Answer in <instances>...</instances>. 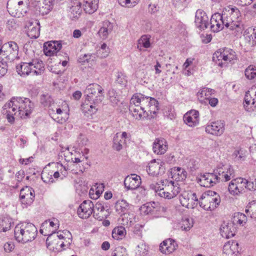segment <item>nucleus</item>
Instances as JSON below:
<instances>
[{
	"instance_id": "f257e3e1",
	"label": "nucleus",
	"mask_w": 256,
	"mask_h": 256,
	"mask_svg": "<svg viewBox=\"0 0 256 256\" xmlns=\"http://www.w3.org/2000/svg\"><path fill=\"white\" fill-rule=\"evenodd\" d=\"M34 104L28 98H13L3 106L6 110V118L10 122L14 120V115L22 118H26L32 112Z\"/></svg>"
},
{
	"instance_id": "f03ea898",
	"label": "nucleus",
	"mask_w": 256,
	"mask_h": 256,
	"mask_svg": "<svg viewBox=\"0 0 256 256\" xmlns=\"http://www.w3.org/2000/svg\"><path fill=\"white\" fill-rule=\"evenodd\" d=\"M104 88L97 84H90L87 86L85 90L87 96L81 106L84 112L90 114L96 112L98 110V104L104 100Z\"/></svg>"
},
{
	"instance_id": "7ed1b4c3",
	"label": "nucleus",
	"mask_w": 256,
	"mask_h": 256,
	"mask_svg": "<svg viewBox=\"0 0 256 256\" xmlns=\"http://www.w3.org/2000/svg\"><path fill=\"white\" fill-rule=\"evenodd\" d=\"M37 234L36 228L30 222H20L15 226L14 230V236L16 240L22 244L34 240Z\"/></svg>"
},
{
	"instance_id": "20e7f679",
	"label": "nucleus",
	"mask_w": 256,
	"mask_h": 256,
	"mask_svg": "<svg viewBox=\"0 0 256 256\" xmlns=\"http://www.w3.org/2000/svg\"><path fill=\"white\" fill-rule=\"evenodd\" d=\"M156 192L160 197L171 199L176 196L180 192V188L178 182L166 179L161 180L155 186H150Z\"/></svg>"
},
{
	"instance_id": "39448f33",
	"label": "nucleus",
	"mask_w": 256,
	"mask_h": 256,
	"mask_svg": "<svg viewBox=\"0 0 256 256\" xmlns=\"http://www.w3.org/2000/svg\"><path fill=\"white\" fill-rule=\"evenodd\" d=\"M222 12L224 20L226 21V27L230 30L242 32L243 26L240 21L241 14L239 10L235 6H230L225 8Z\"/></svg>"
},
{
	"instance_id": "423d86ee",
	"label": "nucleus",
	"mask_w": 256,
	"mask_h": 256,
	"mask_svg": "<svg viewBox=\"0 0 256 256\" xmlns=\"http://www.w3.org/2000/svg\"><path fill=\"white\" fill-rule=\"evenodd\" d=\"M220 196L216 192L208 190L203 193L199 200L200 206L206 210H214L220 203Z\"/></svg>"
},
{
	"instance_id": "0eeeda50",
	"label": "nucleus",
	"mask_w": 256,
	"mask_h": 256,
	"mask_svg": "<svg viewBox=\"0 0 256 256\" xmlns=\"http://www.w3.org/2000/svg\"><path fill=\"white\" fill-rule=\"evenodd\" d=\"M236 59V52L228 48H220L212 56L213 61L220 67L226 66L228 62L234 63Z\"/></svg>"
},
{
	"instance_id": "6e6552de",
	"label": "nucleus",
	"mask_w": 256,
	"mask_h": 256,
	"mask_svg": "<svg viewBox=\"0 0 256 256\" xmlns=\"http://www.w3.org/2000/svg\"><path fill=\"white\" fill-rule=\"evenodd\" d=\"M214 172L218 175V182H228L235 176L234 168L229 164H220Z\"/></svg>"
},
{
	"instance_id": "1a4fd4ad",
	"label": "nucleus",
	"mask_w": 256,
	"mask_h": 256,
	"mask_svg": "<svg viewBox=\"0 0 256 256\" xmlns=\"http://www.w3.org/2000/svg\"><path fill=\"white\" fill-rule=\"evenodd\" d=\"M94 212L96 218L102 220L103 216H98L94 215V204L90 200H84L78 208L77 214L82 218H87Z\"/></svg>"
},
{
	"instance_id": "9d476101",
	"label": "nucleus",
	"mask_w": 256,
	"mask_h": 256,
	"mask_svg": "<svg viewBox=\"0 0 256 256\" xmlns=\"http://www.w3.org/2000/svg\"><path fill=\"white\" fill-rule=\"evenodd\" d=\"M2 54L9 60H14L15 58H18V46L14 42H10L2 45Z\"/></svg>"
},
{
	"instance_id": "9b49d317",
	"label": "nucleus",
	"mask_w": 256,
	"mask_h": 256,
	"mask_svg": "<svg viewBox=\"0 0 256 256\" xmlns=\"http://www.w3.org/2000/svg\"><path fill=\"white\" fill-rule=\"evenodd\" d=\"M146 171L153 176H161L165 172V163L160 160L154 159L148 163Z\"/></svg>"
},
{
	"instance_id": "f8f14e48",
	"label": "nucleus",
	"mask_w": 256,
	"mask_h": 256,
	"mask_svg": "<svg viewBox=\"0 0 256 256\" xmlns=\"http://www.w3.org/2000/svg\"><path fill=\"white\" fill-rule=\"evenodd\" d=\"M224 130L225 122L222 120L210 122L205 127V131L207 134L217 136H222Z\"/></svg>"
},
{
	"instance_id": "ddd939ff",
	"label": "nucleus",
	"mask_w": 256,
	"mask_h": 256,
	"mask_svg": "<svg viewBox=\"0 0 256 256\" xmlns=\"http://www.w3.org/2000/svg\"><path fill=\"white\" fill-rule=\"evenodd\" d=\"M246 188L245 178H234L230 182L228 190L233 196H238L244 192Z\"/></svg>"
},
{
	"instance_id": "4468645a",
	"label": "nucleus",
	"mask_w": 256,
	"mask_h": 256,
	"mask_svg": "<svg viewBox=\"0 0 256 256\" xmlns=\"http://www.w3.org/2000/svg\"><path fill=\"white\" fill-rule=\"evenodd\" d=\"M225 20L223 12L215 13L212 15L210 20L209 26L212 32H217L222 30L226 26Z\"/></svg>"
},
{
	"instance_id": "2eb2a0df",
	"label": "nucleus",
	"mask_w": 256,
	"mask_h": 256,
	"mask_svg": "<svg viewBox=\"0 0 256 256\" xmlns=\"http://www.w3.org/2000/svg\"><path fill=\"white\" fill-rule=\"evenodd\" d=\"M180 200L181 204L188 208H194L198 202L196 193L184 192L180 197Z\"/></svg>"
},
{
	"instance_id": "dca6fc26",
	"label": "nucleus",
	"mask_w": 256,
	"mask_h": 256,
	"mask_svg": "<svg viewBox=\"0 0 256 256\" xmlns=\"http://www.w3.org/2000/svg\"><path fill=\"white\" fill-rule=\"evenodd\" d=\"M54 2V0H34L32 4L39 14L44 16L52 9Z\"/></svg>"
},
{
	"instance_id": "f3484780",
	"label": "nucleus",
	"mask_w": 256,
	"mask_h": 256,
	"mask_svg": "<svg viewBox=\"0 0 256 256\" xmlns=\"http://www.w3.org/2000/svg\"><path fill=\"white\" fill-rule=\"evenodd\" d=\"M194 23L196 27L200 30H202L209 26L208 18L203 10L198 9L195 14Z\"/></svg>"
},
{
	"instance_id": "a211bd4d",
	"label": "nucleus",
	"mask_w": 256,
	"mask_h": 256,
	"mask_svg": "<svg viewBox=\"0 0 256 256\" xmlns=\"http://www.w3.org/2000/svg\"><path fill=\"white\" fill-rule=\"evenodd\" d=\"M35 198L34 190L30 186H26L20 190V198L22 204L26 206L30 205Z\"/></svg>"
},
{
	"instance_id": "6ab92c4d",
	"label": "nucleus",
	"mask_w": 256,
	"mask_h": 256,
	"mask_svg": "<svg viewBox=\"0 0 256 256\" xmlns=\"http://www.w3.org/2000/svg\"><path fill=\"white\" fill-rule=\"evenodd\" d=\"M198 182L201 186L204 187H210L218 182V175L215 172L206 173L200 176L198 179Z\"/></svg>"
},
{
	"instance_id": "aec40b11",
	"label": "nucleus",
	"mask_w": 256,
	"mask_h": 256,
	"mask_svg": "<svg viewBox=\"0 0 256 256\" xmlns=\"http://www.w3.org/2000/svg\"><path fill=\"white\" fill-rule=\"evenodd\" d=\"M140 177L136 174L127 176L124 180V185L128 190H136L141 184Z\"/></svg>"
},
{
	"instance_id": "412c9836",
	"label": "nucleus",
	"mask_w": 256,
	"mask_h": 256,
	"mask_svg": "<svg viewBox=\"0 0 256 256\" xmlns=\"http://www.w3.org/2000/svg\"><path fill=\"white\" fill-rule=\"evenodd\" d=\"M32 64L30 62V58H25V62H22L16 66L18 74L22 76H26L30 72H33Z\"/></svg>"
},
{
	"instance_id": "4be33fe9",
	"label": "nucleus",
	"mask_w": 256,
	"mask_h": 256,
	"mask_svg": "<svg viewBox=\"0 0 256 256\" xmlns=\"http://www.w3.org/2000/svg\"><path fill=\"white\" fill-rule=\"evenodd\" d=\"M62 48V44L58 42H45L44 46V51L47 56L56 55Z\"/></svg>"
},
{
	"instance_id": "5701e85b",
	"label": "nucleus",
	"mask_w": 256,
	"mask_h": 256,
	"mask_svg": "<svg viewBox=\"0 0 256 256\" xmlns=\"http://www.w3.org/2000/svg\"><path fill=\"white\" fill-rule=\"evenodd\" d=\"M238 243L236 241L230 240L223 246L224 256H236L239 252Z\"/></svg>"
},
{
	"instance_id": "b1692460",
	"label": "nucleus",
	"mask_w": 256,
	"mask_h": 256,
	"mask_svg": "<svg viewBox=\"0 0 256 256\" xmlns=\"http://www.w3.org/2000/svg\"><path fill=\"white\" fill-rule=\"evenodd\" d=\"M27 34L30 38H37L40 34V24L38 20L29 22L27 24Z\"/></svg>"
},
{
	"instance_id": "393cba45",
	"label": "nucleus",
	"mask_w": 256,
	"mask_h": 256,
	"mask_svg": "<svg viewBox=\"0 0 256 256\" xmlns=\"http://www.w3.org/2000/svg\"><path fill=\"white\" fill-rule=\"evenodd\" d=\"M167 149L168 144L164 138H160L154 140L152 147L154 153L157 154H163L166 152Z\"/></svg>"
},
{
	"instance_id": "a878e982",
	"label": "nucleus",
	"mask_w": 256,
	"mask_h": 256,
	"mask_svg": "<svg viewBox=\"0 0 256 256\" xmlns=\"http://www.w3.org/2000/svg\"><path fill=\"white\" fill-rule=\"evenodd\" d=\"M177 247L176 242L171 238L167 239L163 241L160 244V251L165 254H169L172 252Z\"/></svg>"
},
{
	"instance_id": "bb28decb",
	"label": "nucleus",
	"mask_w": 256,
	"mask_h": 256,
	"mask_svg": "<svg viewBox=\"0 0 256 256\" xmlns=\"http://www.w3.org/2000/svg\"><path fill=\"white\" fill-rule=\"evenodd\" d=\"M30 54L33 72L36 75L40 74L44 70L43 62L36 58L34 52H31Z\"/></svg>"
},
{
	"instance_id": "cd10ccee",
	"label": "nucleus",
	"mask_w": 256,
	"mask_h": 256,
	"mask_svg": "<svg viewBox=\"0 0 256 256\" xmlns=\"http://www.w3.org/2000/svg\"><path fill=\"white\" fill-rule=\"evenodd\" d=\"M220 232L222 237L228 238L235 234V228L232 223H223L220 228Z\"/></svg>"
},
{
	"instance_id": "c85d7f7f",
	"label": "nucleus",
	"mask_w": 256,
	"mask_h": 256,
	"mask_svg": "<svg viewBox=\"0 0 256 256\" xmlns=\"http://www.w3.org/2000/svg\"><path fill=\"white\" fill-rule=\"evenodd\" d=\"M114 24L108 20H105L102 22V26L98 30V34L102 39L108 38L113 30Z\"/></svg>"
},
{
	"instance_id": "c756f323",
	"label": "nucleus",
	"mask_w": 256,
	"mask_h": 256,
	"mask_svg": "<svg viewBox=\"0 0 256 256\" xmlns=\"http://www.w3.org/2000/svg\"><path fill=\"white\" fill-rule=\"evenodd\" d=\"M145 108L140 106L130 105L129 110L132 112V116L136 120H140L143 118L146 117L145 114Z\"/></svg>"
},
{
	"instance_id": "7c9ffc66",
	"label": "nucleus",
	"mask_w": 256,
	"mask_h": 256,
	"mask_svg": "<svg viewBox=\"0 0 256 256\" xmlns=\"http://www.w3.org/2000/svg\"><path fill=\"white\" fill-rule=\"evenodd\" d=\"M130 208L129 204L124 200H118L115 204L116 210L120 215L128 213Z\"/></svg>"
},
{
	"instance_id": "2f4dec72",
	"label": "nucleus",
	"mask_w": 256,
	"mask_h": 256,
	"mask_svg": "<svg viewBox=\"0 0 256 256\" xmlns=\"http://www.w3.org/2000/svg\"><path fill=\"white\" fill-rule=\"evenodd\" d=\"M7 8L10 13H12V14L14 16H17L20 18L24 16L26 14L28 10V6H27V8L26 10H23L22 6H16L14 8H13L10 4H9V2L7 4Z\"/></svg>"
},
{
	"instance_id": "473e14b6",
	"label": "nucleus",
	"mask_w": 256,
	"mask_h": 256,
	"mask_svg": "<svg viewBox=\"0 0 256 256\" xmlns=\"http://www.w3.org/2000/svg\"><path fill=\"white\" fill-rule=\"evenodd\" d=\"M73 4L74 5H72L70 7V16L72 20L78 19L82 12L81 4L77 0L74 2Z\"/></svg>"
},
{
	"instance_id": "72a5a7b5",
	"label": "nucleus",
	"mask_w": 256,
	"mask_h": 256,
	"mask_svg": "<svg viewBox=\"0 0 256 256\" xmlns=\"http://www.w3.org/2000/svg\"><path fill=\"white\" fill-rule=\"evenodd\" d=\"M126 230L124 226H120L114 228L112 231V237L116 240H122L125 237Z\"/></svg>"
},
{
	"instance_id": "f704fd0d",
	"label": "nucleus",
	"mask_w": 256,
	"mask_h": 256,
	"mask_svg": "<svg viewBox=\"0 0 256 256\" xmlns=\"http://www.w3.org/2000/svg\"><path fill=\"white\" fill-rule=\"evenodd\" d=\"M125 142L126 140L122 138V136H120V134L117 132L113 138L112 148L115 150L120 151L122 148V146Z\"/></svg>"
},
{
	"instance_id": "c9c22d12",
	"label": "nucleus",
	"mask_w": 256,
	"mask_h": 256,
	"mask_svg": "<svg viewBox=\"0 0 256 256\" xmlns=\"http://www.w3.org/2000/svg\"><path fill=\"white\" fill-rule=\"evenodd\" d=\"M214 92V90L212 89L204 88L198 92L197 96L200 101L206 102L204 100H206Z\"/></svg>"
},
{
	"instance_id": "e433bc0d",
	"label": "nucleus",
	"mask_w": 256,
	"mask_h": 256,
	"mask_svg": "<svg viewBox=\"0 0 256 256\" xmlns=\"http://www.w3.org/2000/svg\"><path fill=\"white\" fill-rule=\"evenodd\" d=\"M173 170V177L177 181H182L186 178L187 172L184 168L177 167L174 168Z\"/></svg>"
},
{
	"instance_id": "4c0bfd02",
	"label": "nucleus",
	"mask_w": 256,
	"mask_h": 256,
	"mask_svg": "<svg viewBox=\"0 0 256 256\" xmlns=\"http://www.w3.org/2000/svg\"><path fill=\"white\" fill-rule=\"evenodd\" d=\"M12 224V219L8 217H5L0 220V232H5L9 230Z\"/></svg>"
},
{
	"instance_id": "58836bf2",
	"label": "nucleus",
	"mask_w": 256,
	"mask_h": 256,
	"mask_svg": "<svg viewBox=\"0 0 256 256\" xmlns=\"http://www.w3.org/2000/svg\"><path fill=\"white\" fill-rule=\"evenodd\" d=\"M41 178L42 181L46 184L52 183L54 182L52 177V171H49L44 169L41 174Z\"/></svg>"
},
{
	"instance_id": "ea45409f",
	"label": "nucleus",
	"mask_w": 256,
	"mask_h": 256,
	"mask_svg": "<svg viewBox=\"0 0 256 256\" xmlns=\"http://www.w3.org/2000/svg\"><path fill=\"white\" fill-rule=\"evenodd\" d=\"M150 36L148 35H144L141 36L138 41V48L141 50V47L148 48L150 46Z\"/></svg>"
},
{
	"instance_id": "a19ab883",
	"label": "nucleus",
	"mask_w": 256,
	"mask_h": 256,
	"mask_svg": "<svg viewBox=\"0 0 256 256\" xmlns=\"http://www.w3.org/2000/svg\"><path fill=\"white\" fill-rule=\"evenodd\" d=\"M252 94L250 93V90L246 92L244 97V106L247 111H251L253 110L252 106V98L251 96Z\"/></svg>"
},
{
	"instance_id": "79ce46f5",
	"label": "nucleus",
	"mask_w": 256,
	"mask_h": 256,
	"mask_svg": "<svg viewBox=\"0 0 256 256\" xmlns=\"http://www.w3.org/2000/svg\"><path fill=\"white\" fill-rule=\"evenodd\" d=\"M245 182L246 189L250 191L256 190V176L248 180L245 179Z\"/></svg>"
},
{
	"instance_id": "37998d69",
	"label": "nucleus",
	"mask_w": 256,
	"mask_h": 256,
	"mask_svg": "<svg viewBox=\"0 0 256 256\" xmlns=\"http://www.w3.org/2000/svg\"><path fill=\"white\" fill-rule=\"evenodd\" d=\"M98 4H96V6H94L93 2H84V10L86 13L92 14L97 10Z\"/></svg>"
},
{
	"instance_id": "c03bdc74",
	"label": "nucleus",
	"mask_w": 256,
	"mask_h": 256,
	"mask_svg": "<svg viewBox=\"0 0 256 256\" xmlns=\"http://www.w3.org/2000/svg\"><path fill=\"white\" fill-rule=\"evenodd\" d=\"M148 106L150 108L148 111H150V113L155 114L156 112V110H158V102L155 98H152L151 97H149Z\"/></svg>"
},
{
	"instance_id": "a18cd8bd",
	"label": "nucleus",
	"mask_w": 256,
	"mask_h": 256,
	"mask_svg": "<svg viewBox=\"0 0 256 256\" xmlns=\"http://www.w3.org/2000/svg\"><path fill=\"white\" fill-rule=\"evenodd\" d=\"M244 72L248 79H254L256 76V67L250 65L246 69Z\"/></svg>"
},
{
	"instance_id": "49530a36",
	"label": "nucleus",
	"mask_w": 256,
	"mask_h": 256,
	"mask_svg": "<svg viewBox=\"0 0 256 256\" xmlns=\"http://www.w3.org/2000/svg\"><path fill=\"white\" fill-rule=\"evenodd\" d=\"M40 102L44 106H50L53 104L54 100L49 94H43L40 96Z\"/></svg>"
},
{
	"instance_id": "de8ad7c7",
	"label": "nucleus",
	"mask_w": 256,
	"mask_h": 256,
	"mask_svg": "<svg viewBox=\"0 0 256 256\" xmlns=\"http://www.w3.org/2000/svg\"><path fill=\"white\" fill-rule=\"evenodd\" d=\"M193 226L192 220L188 218L183 219L180 223V227L182 230L188 231Z\"/></svg>"
},
{
	"instance_id": "09e8293b",
	"label": "nucleus",
	"mask_w": 256,
	"mask_h": 256,
	"mask_svg": "<svg viewBox=\"0 0 256 256\" xmlns=\"http://www.w3.org/2000/svg\"><path fill=\"white\" fill-rule=\"evenodd\" d=\"M193 118H194L190 116L187 114L184 115V122L190 126H194L198 125V120H196V122L195 120H194V119Z\"/></svg>"
},
{
	"instance_id": "8fccbe9b",
	"label": "nucleus",
	"mask_w": 256,
	"mask_h": 256,
	"mask_svg": "<svg viewBox=\"0 0 256 256\" xmlns=\"http://www.w3.org/2000/svg\"><path fill=\"white\" fill-rule=\"evenodd\" d=\"M108 96L110 102L113 104H117L119 102V96L114 89L110 90L108 92Z\"/></svg>"
},
{
	"instance_id": "3c124183",
	"label": "nucleus",
	"mask_w": 256,
	"mask_h": 256,
	"mask_svg": "<svg viewBox=\"0 0 256 256\" xmlns=\"http://www.w3.org/2000/svg\"><path fill=\"white\" fill-rule=\"evenodd\" d=\"M142 98V94H134L131 98L130 105L140 106Z\"/></svg>"
},
{
	"instance_id": "603ef678",
	"label": "nucleus",
	"mask_w": 256,
	"mask_h": 256,
	"mask_svg": "<svg viewBox=\"0 0 256 256\" xmlns=\"http://www.w3.org/2000/svg\"><path fill=\"white\" fill-rule=\"evenodd\" d=\"M234 220L238 224L243 225L246 224L247 220L246 216L242 213H238L236 215L234 216Z\"/></svg>"
},
{
	"instance_id": "864d4df0",
	"label": "nucleus",
	"mask_w": 256,
	"mask_h": 256,
	"mask_svg": "<svg viewBox=\"0 0 256 256\" xmlns=\"http://www.w3.org/2000/svg\"><path fill=\"white\" fill-rule=\"evenodd\" d=\"M138 252L140 256H144L148 252V246L144 243L140 244L137 246Z\"/></svg>"
},
{
	"instance_id": "5fc2aeb1",
	"label": "nucleus",
	"mask_w": 256,
	"mask_h": 256,
	"mask_svg": "<svg viewBox=\"0 0 256 256\" xmlns=\"http://www.w3.org/2000/svg\"><path fill=\"white\" fill-rule=\"evenodd\" d=\"M249 206L245 210L246 214L248 212H252V215L251 217H256V202L253 201L252 202L250 203Z\"/></svg>"
},
{
	"instance_id": "6e6d98bb",
	"label": "nucleus",
	"mask_w": 256,
	"mask_h": 256,
	"mask_svg": "<svg viewBox=\"0 0 256 256\" xmlns=\"http://www.w3.org/2000/svg\"><path fill=\"white\" fill-rule=\"evenodd\" d=\"M112 256H128V254L125 248L118 247L114 252Z\"/></svg>"
},
{
	"instance_id": "4d7b16f0",
	"label": "nucleus",
	"mask_w": 256,
	"mask_h": 256,
	"mask_svg": "<svg viewBox=\"0 0 256 256\" xmlns=\"http://www.w3.org/2000/svg\"><path fill=\"white\" fill-rule=\"evenodd\" d=\"M116 81L120 84H125L126 81L125 75L122 72H118L116 75Z\"/></svg>"
},
{
	"instance_id": "13d9d810",
	"label": "nucleus",
	"mask_w": 256,
	"mask_h": 256,
	"mask_svg": "<svg viewBox=\"0 0 256 256\" xmlns=\"http://www.w3.org/2000/svg\"><path fill=\"white\" fill-rule=\"evenodd\" d=\"M102 50H104L102 54V57H106L109 54V48L106 44L104 43L101 45L100 48L98 50L99 53H101Z\"/></svg>"
},
{
	"instance_id": "bf43d9fd",
	"label": "nucleus",
	"mask_w": 256,
	"mask_h": 256,
	"mask_svg": "<svg viewBox=\"0 0 256 256\" xmlns=\"http://www.w3.org/2000/svg\"><path fill=\"white\" fill-rule=\"evenodd\" d=\"M8 71V66L6 63L0 62V78L4 76Z\"/></svg>"
},
{
	"instance_id": "052dcab7",
	"label": "nucleus",
	"mask_w": 256,
	"mask_h": 256,
	"mask_svg": "<svg viewBox=\"0 0 256 256\" xmlns=\"http://www.w3.org/2000/svg\"><path fill=\"white\" fill-rule=\"evenodd\" d=\"M14 248V245L12 242H6L4 246V248L6 252H12Z\"/></svg>"
},
{
	"instance_id": "680f3d73",
	"label": "nucleus",
	"mask_w": 256,
	"mask_h": 256,
	"mask_svg": "<svg viewBox=\"0 0 256 256\" xmlns=\"http://www.w3.org/2000/svg\"><path fill=\"white\" fill-rule=\"evenodd\" d=\"M194 118V120L196 122V120H199V112L196 110H192L186 114Z\"/></svg>"
},
{
	"instance_id": "e2e57ef3",
	"label": "nucleus",
	"mask_w": 256,
	"mask_h": 256,
	"mask_svg": "<svg viewBox=\"0 0 256 256\" xmlns=\"http://www.w3.org/2000/svg\"><path fill=\"white\" fill-rule=\"evenodd\" d=\"M57 165V168H60V171L62 175L64 176H66L68 173H67V168L65 166H63V165L62 164H60L57 162L56 164Z\"/></svg>"
},
{
	"instance_id": "0e129e2a",
	"label": "nucleus",
	"mask_w": 256,
	"mask_h": 256,
	"mask_svg": "<svg viewBox=\"0 0 256 256\" xmlns=\"http://www.w3.org/2000/svg\"><path fill=\"white\" fill-rule=\"evenodd\" d=\"M94 208L100 212H103L104 210V204L102 202H98L94 205Z\"/></svg>"
},
{
	"instance_id": "69168bd1",
	"label": "nucleus",
	"mask_w": 256,
	"mask_h": 256,
	"mask_svg": "<svg viewBox=\"0 0 256 256\" xmlns=\"http://www.w3.org/2000/svg\"><path fill=\"white\" fill-rule=\"evenodd\" d=\"M173 4L176 6H186V0H173Z\"/></svg>"
},
{
	"instance_id": "338daca9",
	"label": "nucleus",
	"mask_w": 256,
	"mask_h": 256,
	"mask_svg": "<svg viewBox=\"0 0 256 256\" xmlns=\"http://www.w3.org/2000/svg\"><path fill=\"white\" fill-rule=\"evenodd\" d=\"M209 103V104L212 107L216 106L218 102V100L215 98H208V99L206 100Z\"/></svg>"
},
{
	"instance_id": "774afa93",
	"label": "nucleus",
	"mask_w": 256,
	"mask_h": 256,
	"mask_svg": "<svg viewBox=\"0 0 256 256\" xmlns=\"http://www.w3.org/2000/svg\"><path fill=\"white\" fill-rule=\"evenodd\" d=\"M28 4V0H20L18 2L17 6H22L23 10H26L27 8V6Z\"/></svg>"
}]
</instances>
